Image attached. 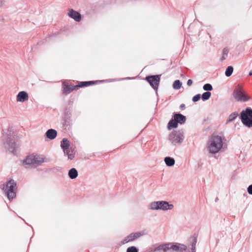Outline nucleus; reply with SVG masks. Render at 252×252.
Listing matches in <instances>:
<instances>
[{
	"instance_id": "f257e3e1",
	"label": "nucleus",
	"mask_w": 252,
	"mask_h": 252,
	"mask_svg": "<svg viewBox=\"0 0 252 252\" xmlns=\"http://www.w3.org/2000/svg\"><path fill=\"white\" fill-rule=\"evenodd\" d=\"M222 146V137L214 134L211 135L208 140L207 149L210 153L216 154L221 150Z\"/></svg>"
},
{
	"instance_id": "f03ea898",
	"label": "nucleus",
	"mask_w": 252,
	"mask_h": 252,
	"mask_svg": "<svg viewBox=\"0 0 252 252\" xmlns=\"http://www.w3.org/2000/svg\"><path fill=\"white\" fill-rule=\"evenodd\" d=\"M46 161L45 158L42 155L31 154L23 160L24 165L38 166Z\"/></svg>"
},
{
	"instance_id": "7ed1b4c3",
	"label": "nucleus",
	"mask_w": 252,
	"mask_h": 252,
	"mask_svg": "<svg viewBox=\"0 0 252 252\" xmlns=\"http://www.w3.org/2000/svg\"><path fill=\"white\" fill-rule=\"evenodd\" d=\"M96 84L94 81L80 82L77 85H68L65 83H63V94H67L70 93L73 90L80 87H88Z\"/></svg>"
},
{
	"instance_id": "20e7f679",
	"label": "nucleus",
	"mask_w": 252,
	"mask_h": 252,
	"mask_svg": "<svg viewBox=\"0 0 252 252\" xmlns=\"http://www.w3.org/2000/svg\"><path fill=\"white\" fill-rule=\"evenodd\" d=\"M240 118L242 123L248 127L252 126V109L247 108L241 113Z\"/></svg>"
},
{
	"instance_id": "39448f33",
	"label": "nucleus",
	"mask_w": 252,
	"mask_h": 252,
	"mask_svg": "<svg viewBox=\"0 0 252 252\" xmlns=\"http://www.w3.org/2000/svg\"><path fill=\"white\" fill-rule=\"evenodd\" d=\"M4 189L9 200L12 199L16 196L17 189L16 182L13 180L9 181Z\"/></svg>"
},
{
	"instance_id": "423d86ee",
	"label": "nucleus",
	"mask_w": 252,
	"mask_h": 252,
	"mask_svg": "<svg viewBox=\"0 0 252 252\" xmlns=\"http://www.w3.org/2000/svg\"><path fill=\"white\" fill-rule=\"evenodd\" d=\"M233 95L235 99L238 101H246L250 97L245 94L241 85H238L234 90Z\"/></svg>"
},
{
	"instance_id": "0eeeda50",
	"label": "nucleus",
	"mask_w": 252,
	"mask_h": 252,
	"mask_svg": "<svg viewBox=\"0 0 252 252\" xmlns=\"http://www.w3.org/2000/svg\"><path fill=\"white\" fill-rule=\"evenodd\" d=\"M151 209L153 210L161 209L162 210H171L173 208L172 204H169L166 201H157L151 203Z\"/></svg>"
},
{
	"instance_id": "6e6552de",
	"label": "nucleus",
	"mask_w": 252,
	"mask_h": 252,
	"mask_svg": "<svg viewBox=\"0 0 252 252\" xmlns=\"http://www.w3.org/2000/svg\"><path fill=\"white\" fill-rule=\"evenodd\" d=\"M183 136L179 132L174 131L172 132L169 136V140L174 144L179 143L183 140Z\"/></svg>"
},
{
	"instance_id": "1a4fd4ad",
	"label": "nucleus",
	"mask_w": 252,
	"mask_h": 252,
	"mask_svg": "<svg viewBox=\"0 0 252 252\" xmlns=\"http://www.w3.org/2000/svg\"><path fill=\"white\" fill-rule=\"evenodd\" d=\"M146 80L155 89H157L160 81L159 75H153L146 77Z\"/></svg>"
},
{
	"instance_id": "9d476101",
	"label": "nucleus",
	"mask_w": 252,
	"mask_h": 252,
	"mask_svg": "<svg viewBox=\"0 0 252 252\" xmlns=\"http://www.w3.org/2000/svg\"><path fill=\"white\" fill-rule=\"evenodd\" d=\"M144 234L142 232H137L135 233H132L130 234L129 235L125 237L123 241V244H126L129 242L134 241L135 240L140 237Z\"/></svg>"
},
{
	"instance_id": "9b49d317",
	"label": "nucleus",
	"mask_w": 252,
	"mask_h": 252,
	"mask_svg": "<svg viewBox=\"0 0 252 252\" xmlns=\"http://www.w3.org/2000/svg\"><path fill=\"white\" fill-rule=\"evenodd\" d=\"M68 15L77 22H79L81 20V14L72 9L68 10Z\"/></svg>"
},
{
	"instance_id": "f8f14e48",
	"label": "nucleus",
	"mask_w": 252,
	"mask_h": 252,
	"mask_svg": "<svg viewBox=\"0 0 252 252\" xmlns=\"http://www.w3.org/2000/svg\"><path fill=\"white\" fill-rule=\"evenodd\" d=\"M186 249L187 247L185 245L181 244H170V246H169V249H172L173 251L178 252H183V251L186 250Z\"/></svg>"
},
{
	"instance_id": "ddd939ff",
	"label": "nucleus",
	"mask_w": 252,
	"mask_h": 252,
	"mask_svg": "<svg viewBox=\"0 0 252 252\" xmlns=\"http://www.w3.org/2000/svg\"><path fill=\"white\" fill-rule=\"evenodd\" d=\"M29 99L28 94L24 91L20 92L17 95L16 100L18 102H24Z\"/></svg>"
},
{
	"instance_id": "4468645a",
	"label": "nucleus",
	"mask_w": 252,
	"mask_h": 252,
	"mask_svg": "<svg viewBox=\"0 0 252 252\" xmlns=\"http://www.w3.org/2000/svg\"><path fill=\"white\" fill-rule=\"evenodd\" d=\"M170 246V244H164L158 246L154 250V252H156L157 251H162L163 252H166L167 250H169V246Z\"/></svg>"
},
{
	"instance_id": "2eb2a0df",
	"label": "nucleus",
	"mask_w": 252,
	"mask_h": 252,
	"mask_svg": "<svg viewBox=\"0 0 252 252\" xmlns=\"http://www.w3.org/2000/svg\"><path fill=\"white\" fill-rule=\"evenodd\" d=\"M174 118L177 122V124L179 123L180 124H184L186 120V117L181 114H174Z\"/></svg>"
},
{
	"instance_id": "dca6fc26",
	"label": "nucleus",
	"mask_w": 252,
	"mask_h": 252,
	"mask_svg": "<svg viewBox=\"0 0 252 252\" xmlns=\"http://www.w3.org/2000/svg\"><path fill=\"white\" fill-rule=\"evenodd\" d=\"M57 135V132L54 129H50L46 132V136L47 138L51 140L55 139Z\"/></svg>"
},
{
	"instance_id": "f3484780",
	"label": "nucleus",
	"mask_w": 252,
	"mask_h": 252,
	"mask_svg": "<svg viewBox=\"0 0 252 252\" xmlns=\"http://www.w3.org/2000/svg\"><path fill=\"white\" fill-rule=\"evenodd\" d=\"M61 147L63 149V151L69 149V141L66 138H63V139L62 141L61 142Z\"/></svg>"
},
{
	"instance_id": "a211bd4d",
	"label": "nucleus",
	"mask_w": 252,
	"mask_h": 252,
	"mask_svg": "<svg viewBox=\"0 0 252 252\" xmlns=\"http://www.w3.org/2000/svg\"><path fill=\"white\" fill-rule=\"evenodd\" d=\"M178 126V124L176 120H175L174 118L172 119L169 122L167 126V128L168 129H171L172 128H176Z\"/></svg>"
},
{
	"instance_id": "6ab92c4d",
	"label": "nucleus",
	"mask_w": 252,
	"mask_h": 252,
	"mask_svg": "<svg viewBox=\"0 0 252 252\" xmlns=\"http://www.w3.org/2000/svg\"><path fill=\"white\" fill-rule=\"evenodd\" d=\"M68 175L71 179H75L77 177L78 175L77 171L76 169L73 168L69 171Z\"/></svg>"
},
{
	"instance_id": "aec40b11",
	"label": "nucleus",
	"mask_w": 252,
	"mask_h": 252,
	"mask_svg": "<svg viewBox=\"0 0 252 252\" xmlns=\"http://www.w3.org/2000/svg\"><path fill=\"white\" fill-rule=\"evenodd\" d=\"M64 154H66L68 158L69 159H72L74 158L75 156V152L73 150L71 149H67L66 150H64Z\"/></svg>"
},
{
	"instance_id": "412c9836",
	"label": "nucleus",
	"mask_w": 252,
	"mask_h": 252,
	"mask_svg": "<svg viewBox=\"0 0 252 252\" xmlns=\"http://www.w3.org/2000/svg\"><path fill=\"white\" fill-rule=\"evenodd\" d=\"M164 161L166 165L169 166L173 165L175 163L174 159L170 157H166Z\"/></svg>"
},
{
	"instance_id": "4be33fe9",
	"label": "nucleus",
	"mask_w": 252,
	"mask_h": 252,
	"mask_svg": "<svg viewBox=\"0 0 252 252\" xmlns=\"http://www.w3.org/2000/svg\"><path fill=\"white\" fill-rule=\"evenodd\" d=\"M233 71V68L231 66H229L227 67L225 74L227 77H229L232 74Z\"/></svg>"
},
{
	"instance_id": "5701e85b",
	"label": "nucleus",
	"mask_w": 252,
	"mask_h": 252,
	"mask_svg": "<svg viewBox=\"0 0 252 252\" xmlns=\"http://www.w3.org/2000/svg\"><path fill=\"white\" fill-rule=\"evenodd\" d=\"M238 115V114L237 112L232 113L229 116L227 121L231 122L233 121L237 117Z\"/></svg>"
},
{
	"instance_id": "b1692460",
	"label": "nucleus",
	"mask_w": 252,
	"mask_h": 252,
	"mask_svg": "<svg viewBox=\"0 0 252 252\" xmlns=\"http://www.w3.org/2000/svg\"><path fill=\"white\" fill-rule=\"evenodd\" d=\"M229 52V50L227 48H225L223 50L222 52V56L221 58V60L222 61L226 59V57H227V55Z\"/></svg>"
},
{
	"instance_id": "393cba45",
	"label": "nucleus",
	"mask_w": 252,
	"mask_h": 252,
	"mask_svg": "<svg viewBox=\"0 0 252 252\" xmlns=\"http://www.w3.org/2000/svg\"><path fill=\"white\" fill-rule=\"evenodd\" d=\"M181 85L182 84H181L180 81L179 80H176L174 82V83L173 84V87L174 89L177 90V89H179L181 88Z\"/></svg>"
},
{
	"instance_id": "a878e982",
	"label": "nucleus",
	"mask_w": 252,
	"mask_h": 252,
	"mask_svg": "<svg viewBox=\"0 0 252 252\" xmlns=\"http://www.w3.org/2000/svg\"><path fill=\"white\" fill-rule=\"evenodd\" d=\"M211 93L209 92H207L203 93L202 95V98L203 100H206L208 99L211 96Z\"/></svg>"
},
{
	"instance_id": "bb28decb",
	"label": "nucleus",
	"mask_w": 252,
	"mask_h": 252,
	"mask_svg": "<svg viewBox=\"0 0 252 252\" xmlns=\"http://www.w3.org/2000/svg\"><path fill=\"white\" fill-rule=\"evenodd\" d=\"M203 89L205 91H211L213 87L210 84H206L203 86Z\"/></svg>"
},
{
	"instance_id": "cd10ccee",
	"label": "nucleus",
	"mask_w": 252,
	"mask_h": 252,
	"mask_svg": "<svg viewBox=\"0 0 252 252\" xmlns=\"http://www.w3.org/2000/svg\"><path fill=\"white\" fill-rule=\"evenodd\" d=\"M126 252H138V250L136 247L132 246L127 249Z\"/></svg>"
},
{
	"instance_id": "c85d7f7f",
	"label": "nucleus",
	"mask_w": 252,
	"mask_h": 252,
	"mask_svg": "<svg viewBox=\"0 0 252 252\" xmlns=\"http://www.w3.org/2000/svg\"><path fill=\"white\" fill-rule=\"evenodd\" d=\"M8 145H9V146L11 145V149H9V150L11 152H13L14 151L15 142L14 141H13V142L11 141L9 142V143H8Z\"/></svg>"
},
{
	"instance_id": "c756f323",
	"label": "nucleus",
	"mask_w": 252,
	"mask_h": 252,
	"mask_svg": "<svg viewBox=\"0 0 252 252\" xmlns=\"http://www.w3.org/2000/svg\"><path fill=\"white\" fill-rule=\"evenodd\" d=\"M200 94H197L193 97L192 101L193 102H196V101H198L200 99Z\"/></svg>"
},
{
	"instance_id": "7c9ffc66",
	"label": "nucleus",
	"mask_w": 252,
	"mask_h": 252,
	"mask_svg": "<svg viewBox=\"0 0 252 252\" xmlns=\"http://www.w3.org/2000/svg\"><path fill=\"white\" fill-rule=\"evenodd\" d=\"M248 192L249 194H252V185H250L248 188Z\"/></svg>"
},
{
	"instance_id": "2f4dec72",
	"label": "nucleus",
	"mask_w": 252,
	"mask_h": 252,
	"mask_svg": "<svg viewBox=\"0 0 252 252\" xmlns=\"http://www.w3.org/2000/svg\"><path fill=\"white\" fill-rule=\"evenodd\" d=\"M195 244L196 241H194V242L192 245V252H195Z\"/></svg>"
},
{
	"instance_id": "473e14b6",
	"label": "nucleus",
	"mask_w": 252,
	"mask_h": 252,
	"mask_svg": "<svg viewBox=\"0 0 252 252\" xmlns=\"http://www.w3.org/2000/svg\"><path fill=\"white\" fill-rule=\"evenodd\" d=\"M192 84V81L191 79L188 80L187 85L189 86H191Z\"/></svg>"
},
{
	"instance_id": "72a5a7b5",
	"label": "nucleus",
	"mask_w": 252,
	"mask_h": 252,
	"mask_svg": "<svg viewBox=\"0 0 252 252\" xmlns=\"http://www.w3.org/2000/svg\"><path fill=\"white\" fill-rule=\"evenodd\" d=\"M180 107L181 108H184L185 107V104H181Z\"/></svg>"
},
{
	"instance_id": "f704fd0d",
	"label": "nucleus",
	"mask_w": 252,
	"mask_h": 252,
	"mask_svg": "<svg viewBox=\"0 0 252 252\" xmlns=\"http://www.w3.org/2000/svg\"><path fill=\"white\" fill-rule=\"evenodd\" d=\"M249 75L250 76H252V71H251L249 73Z\"/></svg>"
}]
</instances>
